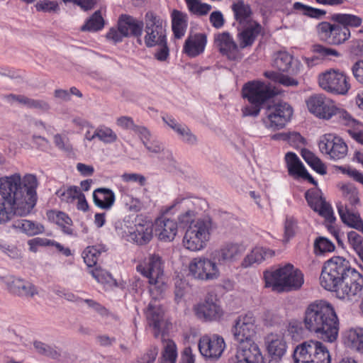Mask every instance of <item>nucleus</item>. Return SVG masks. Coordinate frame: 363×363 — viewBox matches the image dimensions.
Returning a JSON list of instances; mask_svg holds the SVG:
<instances>
[{
	"mask_svg": "<svg viewBox=\"0 0 363 363\" xmlns=\"http://www.w3.org/2000/svg\"><path fill=\"white\" fill-rule=\"evenodd\" d=\"M294 363H308L310 359H330L327 347L320 342L308 340L298 345L294 351Z\"/></svg>",
	"mask_w": 363,
	"mask_h": 363,
	"instance_id": "nucleus-11",
	"label": "nucleus"
},
{
	"mask_svg": "<svg viewBox=\"0 0 363 363\" xmlns=\"http://www.w3.org/2000/svg\"><path fill=\"white\" fill-rule=\"evenodd\" d=\"M12 227L21 230L28 236H34L44 232V226L43 225L25 219L15 221Z\"/></svg>",
	"mask_w": 363,
	"mask_h": 363,
	"instance_id": "nucleus-32",
	"label": "nucleus"
},
{
	"mask_svg": "<svg viewBox=\"0 0 363 363\" xmlns=\"http://www.w3.org/2000/svg\"><path fill=\"white\" fill-rule=\"evenodd\" d=\"M235 18L240 24L246 25L250 23L252 20V11L249 5L244 4L242 1L235 3L232 6Z\"/></svg>",
	"mask_w": 363,
	"mask_h": 363,
	"instance_id": "nucleus-34",
	"label": "nucleus"
},
{
	"mask_svg": "<svg viewBox=\"0 0 363 363\" xmlns=\"http://www.w3.org/2000/svg\"><path fill=\"white\" fill-rule=\"evenodd\" d=\"M246 250L245 246L237 242L227 241L222 243L211 253V257L223 265L236 262Z\"/></svg>",
	"mask_w": 363,
	"mask_h": 363,
	"instance_id": "nucleus-13",
	"label": "nucleus"
},
{
	"mask_svg": "<svg viewBox=\"0 0 363 363\" xmlns=\"http://www.w3.org/2000/svg\"><path fill=\"white\" fill-rule=\"evenodd\" d=\"M277 94V90L271 84L259 81L247 82L242 88V95L248 99L251 105L242 109V116H257L259 113L261 105L267 103Z\"/></svg>",
	"mask_w": 363,
	"mask_h": 363,
	"instance_id": "nucleus-5",
	"label": "nucleus"
},
{
	"mask_svg": "<svg viewBox=\"0 0 363 363\" xmlns=\"http://www.w3.org/2000/svg\"><path fill=\"white\" fill-rule=\"evenodd\" d=\"M56 194L60 197L62 201L66 203H72L78 199L82 192L78 187L71 186L63 192L58 191Z\"/></svg>",
	"mask_w": 363,
	"mask_h": 363,
	"instance_id": "nucleus-53",
	"label": "nucleus"
},
{
	"mask_svg": "<svg viewBox=\"0 0 363 363\" xmlns=\"http://www.w3.org/2000/svg\"><path fill=\"white\" fill-rule=\"evenodd\" d=\"M293 57L286 52H279L274 60V66L281 72H288L291 66Z\"/></svg>",
	"mask_w": 363,
	"mask_h": 363,
	"instance_id": "nucleus-43",
	"label": "nucleus"
},
{
	"mask_svg": "<svg viewBox=\"0 0 363 363\" xmlns=\"http://www.w3.org/2000/svg\"><path fill=\"white\" fill-rule=\"evenodd\" d=\"M315 251L317 252L324 253L327 252H333L335 250L334 244L328 239L324 237H319L314 242Z\"/></svg>",
	"mask_w": 363,
	"mask_h": 363,
	"instance_id": "nucleus-55",
	"label": "nucleus"
},
{
	"mask_svg": "<svg viewBox=\"0 0 363 363\" xmlns=\"http://www.w3.org/2000/svg\"><path fill=\"white\" fill-rule=\"evenodd\" d=\"M101 253V250L96 247H87L83 252L84 261L89 267L96 266Z\"/></svg>",
	"mask_w": 363,
	"mask_h": 363,
	"instance_id": "nucleus-47",
	"label": "nucleus"
},
{
	"mask_svg": "<svg viewBox=\"0 0 363 363\" xmlns=\"http://www.w3.org/2000/svg\"><path fill=\"white\" fill-rule=\"evenodd\" d=\"M188 8L191 12L196 15H206L211 9V6L201 3L199 0H186Z\"/></svg>",
	"mask_w": 363,
	"mask_h": 363,
	"instance_id": "nucleus-50",
	"label": "nucleus"
},
{
	"mask_svg": "<svg viewBox=\"0 0 363 363\" xmlns=\"http://www.w3.org/2000/svg\"><path fill=\"white\" fill-rule=\"evenodd\" d=\"M285 160L290 175H297L299 177L306 169L295 153L291 152L286 153Z\"/></svg>",
	"mask_w": 363,
	"mask_h": 363,
	"instance_id": "nucleus-38",
	"label": "nucleus"
},
{
	"mask_svg": "<svg viewBox=\"0 0 363 363\" xmlns=\"http://www.w3.org/2000/svg\"><path fill=\"white\" fill-rule=\"evenodd\" d=\"M332 20L338 23L342 26L358 27L361 25L362 20L360 17L347 13H335L331 17Z\"/></svg>",
	"mask_w": 363,
	"mask_h": 363,
	"instance_id": "nucleus-40",
	"label": "nucleus"
},
{
	"mask_svg": "<svg viewBox=\"0 0 363 363\" xmlns=\"http://www.w3.org/2000/svg\"><path fill=\"white\" fill-rule=\"evenodd\" d=\"M48 216L50 220L54 221L62 228L64 233L67 235L73 234V230L71 228L72 221L66 213L61 211H51L48 213Z\"/></svg>",
	"mask_w": 363,
	"mask_h": 363,
	"instance_id": "nucleus-33",
	"label": "nucleus"
},
{
	"mask_svg": "<svg viewBox=\"0 0 363 363\" xmlns=\"http://www.w3.org/2000/svg\"><path fill=\"white\" fill-rule=\"evenodd\" d=\"M28 108L38 109L43 112H48L50 110V104L43 99H33L30 98Z\"/></svg>",
	"mask_w": 363,
	"mask_h": 363,
	"instance_id": "nucleus-59",
	"label": "nucleus"
},
{
	"mask_svg": "<svg viewBox=\"0 0 363 363\" xmlns=\"http://www.w3.org/2000/svg\"><path fill=\"white\" fill-rule=\"evenodd\" d=\"M309 111L315 116L328 120L337 112V108L333 101L323 94H314L306 100Z\"/></svg>",
	"mask_w": 363,
	"mask_h": 363,
	"instance_id": "nucleus-14",
	"label": "nucleus"
},
{
	"mask_svg": "<svg viewBox=\"0 0 363 363\" xmlns=\"http://www.w3.org/2000/svg\"><path fill=\"white\" fill-rule=\"evenodd\" d=\"M206 41V36L204 34L191 35L186 40L184 51L189 57H196L203 52Z\"/></svg>",
	"mask_w": 363,
	"mask_h": 363,
	"instance_id": "nucleus-26",
	"label": "nucleus"
},
{
	"mask_svg": "<svg viewBox=\"0 0 363 363\" xmlns=\"http://www.w3.org/2000/svg\"><path fill=\"white\" fill-rule=\"evenodd\" d=\"M155 232L160 240L172 241L177 235V224L171 219L157 220L155 223Z\"/></svg>",
	"mask_w": 363,
	"mask_h": 363,
	"instance_id": "nucleus-24",
	"label": "nucleus"
},
{
	"mask_svg": "<svg viewBox=\"0 0 363 363\" xmlns=\"http://www.w3.org/2000/svg\"><path fill=\"white\" fill-rule=\"evenodd\" d=\"M304 325L306 329L318 334L330 342L337 339L339 320L333 306L325 301L311 303L305 311Z\"/></svg>",
	"mask_w": 363,
	"mask_h": 363,
	"instance_id": "nucleus-3",
	"label": "nucleus"
},
{
	"mask_svg": "<svg viewBox=\"0 0 363 363\" xmlns=\"http://www.w3.org/2000/svg\"><path fill=\"white\" fill-rule=\"evenodd\" d=\"M157 296V298H154L152 296L154 301H151L149 303L147 311V318L149 320L150 325L155 330L154 335L156 337L159 336L162 326L164 324V311L161 308L160 305L156 302L157 300L162 297V294Z\"/></svg>",
	"mask_w": 363,
	"mask_h": 363,
	"instance_id": "nucleus-23",
	"label": "nucleus"
},
{
	"mask_svg": "<svg viewBox=\"0 0 363 363\" xmlns=\"http://www.w3.org/2000/svg\"><path fill=\"white\" fill-rule=\"evenodd\" d=\"M340 218L344 223L363 233V221L359 214L344 212L343 209H338Z\"/></svg>",
	"mask_w": 363,
	"mask_h": 363,
	"instance_id": "nucleus-35",
	"label": "nucleus"
},
{
	"mask_svg": "<svg viewBox=\"0 0 363 363\" xmlns=\"http://www.w3.org/2000/svg\"><path fill=\"white\" fill-rule=\"evenodd\" d=\"M347 340L350 346L359 352H363V330H351L348 333Z\"/></svg>",
	"mask_w": 363,
	"mask_h": 363,
	"instance_id": "nucleus-46",
	"label": "nucleus"
},
{
	"mask_svg": "<svg viewBox=\"0 0 363 363\" xmlns=\"http://www.w3.org/2000/svg\"><path fill=\"white\" fill-rule=\"evenodd\" d=\"M93 200L96 206L102 209H109L115 201V194L109 189L99 188L93 194Z\"/></svg>",
	"mask_w": 363,
	"mask_h": 363,
	"instance_id": "nucleus-30",
	"label": "nucleus"
},
{
	"mask_svg": "<svg viewBox=\"0 0 363 363\" xmlns=\"http://www.w3.org/2000/svg\"><path fill=\"white\" fill-rule=\"evenodd\" d=\"M265 284L278 291L298 290L304 282L303 274L291 264L264 274Z\"/></svg>",
	"mask_w": 363,
	"mask_h": 363,
	"instance_id": "nucleus-4",
	"label": "nucleus"
},
{
	"mask_svg": "<svg viewBox=\"0 0 363 363\" xmlns=\"http://www.w3.org/2000/svg\"><path fill=\"white\" fill-rule=\"evenodd\" d=\"M255 319L252 314L247 313L238 317L233 329L235 338L240 343L251 342L255 334Z\"/></svg>",
	"mask_w": 363,
	"mask_h": 363,
	"instance_id": "nucleus-19",
	"label": "nucleus"
},
{
	"mask_svg": "<svg viewBox=\"0 0 363 363\" xmlns=\"http://www.w3.org/2000/svg\"><path fill=\"white\" fill-rule=\"evenodd\" d=\"M180 135L183 140L189 144H194L196 142V137L191 132L186 126H181L176 131Z\"/></svg>",
	"mask_w": 363,
	"mask_h": 363,
	"instance_id": "nucleus-64",
	"label": "nucleus"
},
{
	"mask_svg": "<svg viewBox=\"0 0 363 363\" xmlns=\"http://www.w3.org/2000/svg\"><path fill=\"white\" fill-rule=\"evenodd\" d=\"M218 262L204 257L193 258L189 264V274L195 279L213 281L218 279L220 275Z\"/></svg>",
	"mask_w": 363,
	"mask_h": 363,
	"instance_id": "nucleus-9",
	"label": "nucleus"
},
{
	"mask_svg": "<svg viewBox=\"0 0 363 363\" xmlns=\"http://www.w3.org/2000/svg\"><path fill=\"white\" fill-rule=\"evenodd\" d=\"M318 84L325 91L336 94L345 95L350 89L346 74L335 69L321 73L318 77Z\"/></svg>",
	"mask_w": 363,
	"mask_h": 363,
	"instance_id": "nucleus-10",
	"label": "nucleus"
},
{
	"mask_svg": "<svg viewBox=\"0 0 363 363\" xmlns=\"http://www.w3.org/2000/svg\"><path fill=\"white\" fill-rule=\"evenodd\" d=\"M340 122L347 126L356 127L360 125V123L356 119L353 118L350 114L344 110L337 108V114Z\"/></svg>",
	"mask_w": 363,
	"mask_h": 363,
	"instance_id": "nucleus-57",
	"label": "nucleus"
},
{
	"mask_svg": "<svg viewBox=\"0 0 363 363\" xmlns=\"http://www.w3.org/2000/svg\"><path fill=\"white\" fill-rule=\"evenodd\" d=\"M145 24L144 40L147 47L151 48L165 43L166 30L158 16L151 11L147 12L145 17Z\"/></svg>",
	"mask_w": 363,
	"mask_h": 363,
	"instance_id": "nucleus-12",
	"label": "nucleus"
},
{
	"mask_svg": "<svg viewBox=\"0 0 363 363\" xmlns=\"http://www.w3.org/2000/svg\"><path fill=\"white\" fill-rule=\"evenodd\" d=\"M262 26L257 21H250L244 25L242 30L239 33L240 47L245 48L251 46L262 31Z\"/></svg>",
	"mask_w": 363,
	"mask_h": 363,
	"instance_id": "nucleus-25",
	"label": "nucleus"
},
{
	"mask_svg": "<svg viewBox=\"0 0 363 363\" xmlns=\"http://www.w3.org/2000/svg\"><path fill=\"white\" fill-rule=\"evenodd\" d=\"M351 71L354 79L363 85V60L355 62L351 67Z\"/></svg>",
	"mask_w": 363,
	"mask_h": 363,
	"instance_id": "nucleus-63",
	"label": "nucleus"
},
{
	"mask_svg": "<svg viewBox=\"0 0 363 363\" xmlns=\"http://www.w3.org/2000/svg\"><path fill=\"white\" fill-rule=\"evenodd\" d=\"M319 149L333 160H341L346 157L348 148L344 140L332 134L323 135L319 143Z\"/></svg>",
	"mask_w": 363,
	"mask_h": 363,
	"instance_id": "nucleus-16",
	"label": "nucleus"
},
{
	"mask_svg": "<svg viewBox=\"0 0 363 363\" xmlns=\"http://www.w3.org/2000/svg\"><path fill=\"white\" fill-rule=\"evenodd\" d=\"M143 22L140 21L135 18L123 14L121 15L118 21V26L121 30V33L125 35V37H137L140 38L143 28ZM138 42L141 44L142 41L140 38H138Z\"/></svg>",
	"mask_w": 363,
	"mask_h": 363,
	"instance_id": "nucleus-21",
	"label": "nucleus"
},
{
	"mask_svg": "<svg viewBox=\"0 0 363 363\" xmlns=\"http://www.w3.org/2000/svg\"><path fill=\"white\" fill-rule=\"evenodd\" d=\"M215 43L222 54L226 55L229 58L235 57L238 47L229 33L224 32L216 35Z\"/></svg>",
	"mask_w": 363,
	"mask_h": 363,
	"instance_id": "nucleus-27",
	"label": "nucleus"
},
{
	"mask_svg": "<svg viewBox=\"0 0 363 363\" xmlns=\"http://www.w3.org/2000/svg\"><path fill=\"white\" fill-rule=\"evenodd\" d=\"M38 11H55L58 9V4L55 1H40L35 4Z\"/></svg>",
	"mask_w": 363,
	"mask_h": 363,
	"instance_id": "nucleus-62",
	"label": "nucleus"
},
{
	"mask_svg": "<svg viewBox=\"0 0 363 363\" xmlns=\"http://www.w3.org/2000/svg\"><path fill=\"white\" fill-rule=\"evenodd\" d=\"M313 51L321 57H329L330 56L339 57L340 53L335 49L328 48L319 44L313 46Z\"/></svg>",
	"mask_w": 363,
	"mask_h": 363,
	"instance_id": "nucleus-56",
	"label": "nucleus"
},
{
	"mask_svg": "<svg viewBox=\"0 0 363 363\" xmlns=\"http://www.w3.org/2000/svg\"><path fill=\"white\" fill-rule=\"evenodd\" d=\"M317 29L320 38L330 44H341L350 36V31L347 27L341 25H332L328 22L320 23Z\"/></svg>",
	"mask_w": 363,
	"mask_h": 363,
	"instance_id": "nucleus-15",
	"label": "nucleus"
},
{
	"mask_svg": "<svg viewBox=\"0 0 363 363\" xmlns=\"http://www.w3.org/2000/svg\"><path fill=\"white\" fill-rule=\"evenodd\" d=\"M301 155L308 164L310 165L316 172L322 175L326 174L325 166L313 152L303 149L301 150Z\"/></svg>",
	"mask_w": 363,
	"mask_h": 363,
	"instance_id": "nucleus-37",
	"label": "nucleus"
},
{
	"mask_svg": "<svg viewBox=\"0 0 363 363\" xmlns=\"http://www.w3.org/2000/svg\"><path fill=\"white\" fill-rule=\"evenodd\" d=\"M306 199L313 211H317L325 201L318 191H307L305 194Z\"/></svg>",
	"mask_w": 363,
	"mask_h": 363,
	"instance_id": "nucleus-52",
	"label": "nucleus"
},
{
	"mask_svg": "<svg viewBox=\"0 0 363 363\" xmlns=\"http://www.w3.org/2000/svg\"><path fill=\"white\" fill-rule=\"evenodd\" d=\"M267 350L274 358L280 359L286 351V343L281 335L270 334L267 337Z\"/></svg>",
	"mask_w": 363,
	"mask_h": 363,
	"instance_id": "nucleus-29",
	"label": "nucleus"
},
{
	"mask_svg": "<svg viewBox=\"0 0 363 363\" xmlns=\"http://www.w3.org/2000/svg\"><path fill=\"white\" fill-rule=\"evenodd\" d=\"M293 112V108L286 102L268 105L265 111L266 117L262 121L266 128L272 130H279L291 120Z\"/></svg>",
	"mask_w": 363,
	"mask_h": 363,
	"instance_id": "nucleus-8",
	"label": "nucleus"
},
{
	"mask_svg": "<svg viewBox=\"0 0 363 363\" xmlns=\"http://www.w3.org/2000/svg\"><path fill=\"white\" fill-rule=\"evenodd\" d=\"M89 272L98 282H108L111 278V274L103 270L101 267H96L94 269H91Z\"/></svg>",
	"mask_w": 363,
	"mask_h": 363,
	"instance_id": "nucleus-61",
	"label": "nucleus"
},
{
	"mask_svg": "<svg viewBox=\"0 0 363 363\" xmlns=\"http://www.w3.org/2000/svg\"><path fill=\"white\" fill-rule=\"evenodd\" d=\"M225 347L224 340L217 335H204L199 342L200 353L206 359H219Z\"/></svg>",
	"mask_w": 363,
	"mask_h": 363,
	"instance_id": "nucleus-17",
	"label": "nucleus"
},
{
	"mask_svg": "<svg viewBox=\"0 0 363 363\" xmlns=\"http://www.w3.org/2000/svg\"><path fill=\"white\" fill-rule=\"evenodd\" d=\"M7 286L11 294L20 297L33 298L38 294V289L32 283L20 278H11Z\"/></svg>",
	"mask_w": 363,
	"mask_h": 363,
	"instance_id": "nucleus-22",
	"label": "nucleus"
},
{
	"mask_svg": "<svg viewBox=\"0 0 363 363\" xmlns=\"http://www.w3.org/2000/svg\"><path fill=\"white\" fill-rule=\"evenodd\" d=\"M104 20L100 11H95L81 28L82 31L96 32L104 26Z\"/></svg>",
	"mask_w": 363,
	"mask_h": 363,
	"instance_id": "nucleus-36",
	"label": "nucleus"
},
{
	"mask_svg": "<svg viewBox=\"0 0 363 363\" xmlns=\"http://www.w3.org/2000/svg\"><path fill=\"white\" fill-rule=\"evenodd\" d=\"M264 76L271 80L278 82L285 86H296L298 82L288 75H284L276 72H266Z\"/></svg>",
	"mask_w": 363,
	"mask_h": 363,
	"instance_id": "nucleus-44",
	"label": "nucleus"
},
{
	"mask_svg": "<svg viewBox=\"0 0 363 363\" xmlns=\"http://www.w3.org/2000/svg\"><path fill=\"white\" fill-rule=\"evenodd\" d=\"M315 211L318 212L320 216L324 217L326 220L330 223H333L335 220V218L333 216V209L330 205L326 201H324L319 207V209H317Z\"/></svg>",
	"mask_w": 363,
	"mask_h": 363,
	"instance_id": "nucleus-60",
	"label": "nucleus"
},
{
	"mask_svg": "<svg viewBox=\"0 0 363 363\" xmlns=\"http://www.w3.org/2000/svg\"><path fill=\"white\" fill-rule=\"evenodd\" d=\"M33 345L36 351L40 354L50 357L52 358H57L60 356V353L55 348L44 342L35 341Z\"/></svg>",
	"mask_w": 363,
	"mask_h": 363,
	"instance_id": "nucleus-54",
	"label": "nucleus"
},
{
	"mask_svg": "<svg viewBox=\"0 0 363 363\" xmlns=\"http://www.w3.org/2000/svg\"><path fill=\"white\" fill-rule=\"evenodd\" d=\"M96 138H99V140L104 143H113L118 139L117 135L113 132V130L106 126L97 128L94 131V133L91 135V138H88L91 141Z\"/></svg>",
	"mask_w": 363,
	"mask_h": 363,
	"instance_id": "nucleus-39",
	"label": "nucleus"
},
{
	"mask_svg": "<svg viewBox=\"0 0 363 363\" xmlns=\"http://www.w3.org/2000/svg\"><path fill=\"white\" fill-rule=\"evenodd\" d=\"M159 349L156 346H152L137 361V363H154L158 354Z\"/></svg>",
	"mask_w": 363,
	"mask_h": 363,
	"instance_id": "nucleus-58",
	"label": "nucleus"
},
{
	"mask_svg": "<svg viewBox=\"0 0 363 363\" xmlns=\"http://www.w3.org/2000/svg\"><path fill=\"white\" fill-rule=\"evenodd\" d=\"M294 9L296 11H301L303 15L313 17V18H320L325 14V11L324 10H321L319 9H315L306 5L303 4L300 2H296L294 4Z\"/></svg>",
	"mask_w": 363,
	"mask_h": 363,
	"instance_id": "nucleus-51",
	"label": "nucleus"
},
{
	"mask_svg": "<svg viewBox=\"0 0 363 363\" xmlns=\"http://www.w3.org/2000/svg\"><path fill=\"white\" fill-rule=\"evenodd\" d=\"M138 272L148 279L149 291L154 298L161 296L167 286L164 279V262L157 254H150L144 264L137 267Z\"/></svg>",
	"mask_w": 363,
	"mask_h": 363,
	"instance_id": "nucleus-6",
	"label": "nucleus"
},
{
	"mask_svg": "<svg viewBox=\"0 0 363 363\" xmlns=\"http://www.w3.org/2000/svg\"><path fill=\"white\" fill-rule=\"evenodd\" d=\"M298 230V220L292 216H286L284 220V238L289 240Z\"/></svg>",
	"mask_w": 363,
	"mask_h": 363,
	"instance_id": "nucleus-48",
	"label": "nucleus"
},
{
	"mask_svg": "<svg viewBox=\"0 0 363 363\" xmlns=\"http://www.w3.org/2000/svg\"><path fill=\"white\" fill-rule=\"evenodd\" d=\"M211 221L209 218H199L188 226L183 238V246L196 252L203 249L210 239Z\"/></svg>",
	"mask_w": 363,
	"mask_h": 363,
	"instance_id": "nucleus-7",
	"label": "nucleus"
},
{
	"mask_svg": "<svg viewBox=\"0 0 363 363\" xmlns=\"http://www.w3.org/2000/svg\"><path fill=\"white\" fill-rule=\"evenodd\" d=\"M229 363H264V357L257 344L245 342L240 343Z\"/></svg>",
	"mask_w": 363,
	"mask_h": 363,
	"instance_id": "nucleus-18",
	"label": "nucleus"
},
{
	"mask_svg": "<svg viewBox=\"0 0 363 363\" xmlns=\"http://www.w3.org/2000/svg\"><path fill=\"white\" fill-rule=\"evenodd\" d=\"M195 314L201 320L212 321L219 319L223 315V311L212 297H208L202 303L194 307Z\"/></svg>",
	"mask_w": 363,
	"mask_h": 363,
	"instance_id": "nucleus-20",
	"label": "nucleus"
},
{
	"mask_svg": "<svg viewBox=\"0 0 363 363\" xmlns=\"http://www.w3.org/2000/svg\"><path fill=\"white\" fill-rule=\"evenodd\" d=\"M320 279L321 286L336 292L339 298L357 301L362 295L363 275L341 257H335L325 263Z\"/></svg>",
	"mask_w": 363,
	"mask_h": 363,
	"instance_id": "nucleus-1",
	"label": "nucleus"
},
{
	"mask_svg": "<svg viewBox=\"0 0 363 363\" xmlns=\"http://www.w3.org/2000/svg\"><path fill=\"white\" fill-rule=\"evenodd\" d=\"M16 205L5 200L0 201V224L10 221L14 215L18 216Z\"/></svg>",
	"mask_w": 363,
	"mask_h": 363,
	"instance_id": "nucleus-41",
	"label": "nucleus"
},
{
	"mask_svg": "<svg viewBox=\"0 0 363 363\" xmlns=\"http://www.w3.org/2000/svg\"><path fill=\"white\" fill-rule=\"evenodd\" d=\"M274 254V251L269 249L255 247L244 257L241 262V267L248 268L255 264H259L267 258L272 257Z\"/></svg>",
	"mask_w": 363,
	"mask_h": 363,
	"instance_id": "nucleus-28",
	"label": "nucleus"
},
{
	"mask_svg": "<svg viewBox=\"0 0 363 363\" xmlns=\"http://www.w3.org/2000/svg\"><path fill=\"white\" fill-rule=\"evenodd\" d=\"M37 186V178L31 174H26L23 178L18 173L0 178L2 199L16 205L19 216L28 215L35 206Z\"/></svg>",
	"mask_w": 363,
	"mask_h": 363,
	"instance_id": "nucleus-2",
	"label": "nucleus"
},
{
	"mask_svg": "<svg viewBox=\"0 0 363 363\" xmlns=\"http://www.w3.org/2000/svg\"><path fill=\"white\" fill-rule=\"evenodd\" d=\"M152 225L150 223L139 224L135 231L131 233V239L138 245H145L152 238Z\"/></svg>",
	"mask_w": 363,
	"mask_h": 363,
	"instance_id": "nucleus-31",
	"label": "nucleus"
},
{
	"mask_svg": "<svg viewBox=\"0 0 363 363\" xmlns=\"http://www.w3.org/2000/svg\"><path fill=\"white\" fill-rule=\"evenodd\" d=\"M184 16L182 13L174 10L172 13V30L176 38H181L186 26Z\"/></svg>",
	"mask_w": 363,
	"mask_h": 363,
	"instance_id": "nucleus-42",
	"label": "nucleus"
},
{
	"mask_svg": "<svg viewBox=\"0 0 363 363\" xmlns=\"http://www.w3.org/2000/svg\"><path fill=\"white\" fill-rule=\"evenodd\" d=\"M350 244L357 253L363 262V238L355 231H350L347 234Z\"/></svg>",
	"mask_w": 363,
	"mask_h": 363,
	"instance_id": "nucleus-49",
	"label": "nucleus"
},
{
	"mask_svg": "<svg viewBox=\"0 0 363 363\" xmlns=\"http://www.w3.org/2000/svg\"><path fill=\"white\" fill-rule=\"evenodd\" d=\"M176 345L172 340H168L164 345L160 363H175L177 359Z\"/></svg>",
	"mask_w": 363,
	"mask_h": 363,
	"instance_id": "nucleus-45",
	"label": "nucleus"
}]
</instances>
